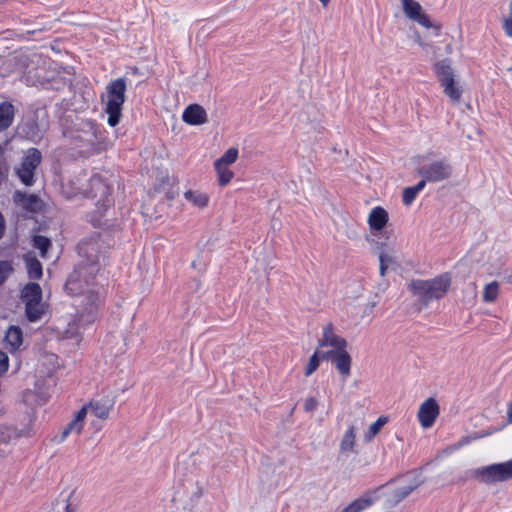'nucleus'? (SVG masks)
Instances as JSON below:
<instances>
[{
    "mask_svg": "<svg viewBox=\"0 0 512 512\" xmlns=\"http://www.w3.org/2000/svg\"><path fill=\"white\" fill-rule=\"evenodd\" d=\"M87 267L78 264L68 276L65 289L70 295L81 299L76 302L78 307L77 326L83 328L96 321L101 298L96 284V275L88 279Z\"/></svg>",
    "mask_w": 512,
    "mask_h": 512,
    "instance_id": "1",
    "label": "nucleus"
},
{
    "mask_svg": "<svg viewBox=\"0 0 512 512\" xmlns=\"http://www.w3.org/2000/svg\"><path fill=\"white\" fill-rule=\"evenodd\" d=\"M450 286V276L442 274L428 280L414 279L408 284V289L416 298V310L421 311L431 301L443 298L449 291Z\"/></svg>",
    "mask_w": 512,
    "mask_h": 512,
    "instance_id": "2",
    "label": "nucleus"
},
{
    "mask_svg": "<svg viewBox=\"0 0 512 512\" xmlns=\"http://www.w3.org/2000/svg\"><path fill=\"white\" fill-rule=\"evenodd\" d=\"M108 244L100 239V233L95 232L88 238L83 239L77 246L78 254L81 257L79 264L87 267L88 279L97 275L100 269V260L104 259L105 250Z\"/></svg>",
    "mask_w": 512,
    "mask_h": 512,
    "instance_id": "3",
    "label": "nucleus"
},
{
    "mask_svg": "<svg viewBox=\"0 0 512 512\" xmlns=\"http://www.w3.org/2000/svg\"><path fill=\"white\" fill-rule=\"evenodd\" d=\"M126 90L125 77L114 79L106 86L107 101L104 110L108 116L107 123L111 127L117 126L120 122L123 104L126 100Z\"/></svg>",
    "mask_w": 512,
    "mask_h": 512,
    "instance_id": "4",
    "label": "nucleus"
},
{
    "mask_svg": "<svg viewBox=\"0 0 512 512\" xmlns=\"http://www.w3.org/2000/svg\"><path fill=\"white\" fill-rule=\"evenodd\" d=\"M474 479L485 485H493L512 479V459L502 463H495L467 471L466 478Z\"/></svg>",
    "mask_w": 512,
    "mask_h": 512,
    "instance_id": "5",
    "label": "nucleus"
},
{
    "mask_svg": "<svg viewBox=\"0 0 512 512\" xmlns=\"http://www.w3.org/2000/svg\"><path fill=\"white\" fill-rule=\"evenodd\" d=\"M12 198L16 207L22 211L25 219H33L35 224H46L44 220H39L38 217H47L49 213L48 206L37 194L16 190Z\"/></svg>",
    "mask_w": 512,
    "mask_h": 512,
    "instance_id": "6",
    "label": "nucleus"
},
{
    "mask_svg": "<svg viewBox=\"0 0 512 512\" xmlns=\"http://www.w3.org/2000/svg\"><path fill=\"white\" fill-rule=\"evenodd\" d=\"M42 161V154L37 148H29L25 151L18 167H15V174L20 182L27 187L35 183V171Z\"/></svg>",
    "mask_w": 512,
    "mask_h": 512,
    "instance_id": "7",
    "label": "nucleus"
},
{
    "mask_svg": "<svg viewBox=\"0 0 512 512\" xmlns=\"http://www.w3.org/2000/svg\"><path fill=\"white\" fill-rule=\"evenodd\" d=\"M416 171L422 178L435 183L449 179L452 175V166L448 161L442 159L421 165Z\"/></svg>",
    "mask_w": 512,
    "mask_h": 512,
    "instance_id": "8",
    "label": "nucleus"
},
{
    "mask_svg": "<svg viewBox=\"0 0 512 512\" xmlns=\"http://www.w3.org/2000/svg\"><path fill=\"white\" fill-rule=\"evenodd\" d=\"M403 12L407 18L418 23L425 28H432L435 35H439L441 30L440 24L432 23L428 15L422 9V6L416 0H401Z\"/></svg>",
    "mask_w": 512,
    "mask_h": 512,
    "instance_id": "9",
    "label": "nucleus"
},
{
    "mask_svg": "<svg viewBox=\"0 0 512 512\" xmlns=\"http://www.w3.org/2000/svg\"><path fill=\"white\" fill-rule=\"evenodd\" d=\"M320 357L322 360H330L344 381L350 376L352 358L347 348L322 351Z\"/></svg>",
    "mask_w": 512,
    "mask_h": 512,
    "instance_id": "10",
    "label": "nucleus"
},
{
    "mask_svg": "<svg viewBox=\"0 0 512 512\" xmlns=\"http://www.w3.org/2000/svg\"><path fill=\"white\" fill-rule=\"evenodd\" d=\"M439 413L440 408L437 401L432 397L426 399L420 405L417 413L420 425L425 429L432 427Z\"/></svg>",
    "mask_w": 512,
    "mask_h": 512,
    "instance_id": "11",
    "label": "nucleus"
},
{
    "mask_svg": "<svg viewBox=\"0 0 512 512\" xmlns=\"http://www.w3.org/2000/svg\"><path fill=\"white\" fill-rule=\"evenodd\" d=\"M115 401L113 398L105 396L98 399L90 400L82 408L86 409V414L90 412L95 417L106 420L109 418L111 411L113 410Z\"/></svg>",
    "mask_w": 512,
    "mask_h": 512,
    "instance_id": "12",
    "label": "nucleus"
},
{
    "mask_svg": "<svg viewBox=\"0 0 512 512\" xmlns=\"http://www.w3.org/2000/svg\"><path fill=\"white\" fill-rule=\"evenodd\" d=\"M89 186L92 197L97 198L98 203L101 202L104 206H110L112 189L99 174H95L90 178Z\"/></svg>",
    "mask_w": 512,
    "mask_h": 512,
    "instance_id": "13",
    "label": "nucleus"
},
{
    "mask_svg": "<svg viewBox=\"0 0 512 512\" xmlns=\"http://www.w3.org/2000/svg\"><path fill=\"white\" fill-rule=\"evenodd\" d=\"M348 343L345 338L335 333L333 323H327L322 330V336L318 340V347H333V350L347 348Z\"/></svg>",
    "mask_w": 512,
    "mask_h": 512,
    "instance_id": "14",
    "label": "nucleus"
},
{
    "mask_svg": "<svg viewBox=\"0 0 512 512\" xmlns=\"http://www.w3.org/2000/svg\"><path fill=\"white\" fill-rule=\"evenodd\" d=\"M43 133L44 130L40 127L37 118L27 119L18 126V134L36 144L43 138Z\"/></svg>",
    "mask_w": 512,
    "mask_h": 512,
    "instance_id": "15",
    "label": "nucleus"
},
{
    "mask_svg": "<svg viewBox=\"0 0 512 512\" xmlns=\"http://www.w3.org/2000/svg\"><path fill=\"white\" fill-rule=\"evenodd\" d=\"M182 119L189 125L197 126L207 122V113L201 105L190 104L183 111Z\"/></svg>",
    "mask_w": 512,
    "mask_h": 512,
    "instance_id": "16",
    "label": "nucleus"
},
{
    "mask_svg": "<svg viewBox=\"0 0 512 512\" xmlns=\"http://www.w3.org/2000/svg\"><path fill=\"white\" fill-rule=\"evenodd\" d=\"M85 417H86V409L81 408L80 410H78L75 413L74 418L62 430L61 436H60V442H63L70 434L79 435L83 429Z\"/></svg>",
    "mask_w": 512,
    "mask_h": 512,
    "instance_id": "17",
    "label": "nucleus"
},
{
    "mask_svg": "<svg viewBox=\"0 0 512 512\" xmlns=\"http://www.w3.org/2000/svg\"><path fill=\"white\" fill-rule=\"evenodd\" d=\"M386 228L387 226H370L369 233L366 234V240L377 248L384 247L390 238Z\"/></svg>",
    "mask_w": 512,
    "mask_h": 512,
    "instance_id": "18",
    "label": "nucleus"
},
{
    "mask_svg": "<svg viewBox=\"0 0 512 512\" xmlns=\"http://www.w3.org/2000/svg\"><path fill=\"white\" fill-rule=\"evenodd\" d=\"M23 260L27 269V273L30 279L38 280L43 275V269L41 262L37 259L33 252L24 254Z\"/></svg>",
    "mask_w": 512,
    "mask_h": 512,
    "instance_id": "19",
    "label": "nucleus"
},
{
    "mask_svg": "<svg viewBox=\"0 0 512 512\" xmlns=\"http://www.w3.org/2000/svg\"><path fill=\"white\" fill-rule=\"evenodd\" d=\"M434 72L440 82V85L454 79V71L449 59H443L436 62L434 64Z\"/></svg>",
    "mask_w": 512,
    "mask_h": 512,
    "instance_id": "20",
    "label": "nucleus"
},
{
    "mask_svg": "<svg viewBox=\"0 0 512 512\" xmlns=\"http://www.w3.org/2000/svg\"><path fill=\"white\" fill-rule=\"evenodd\" d=\"M15 117V107L11 102L3 101L0 103V132L8 129Z\"/></svg>",
    "mask_w": 512,
    "mask_h": 512,
    "instance_id": "21",
    "label": "nucleus"
},
{
    "mask_svg": "<svg viewBox=\"0 0 512 512\" xmlns=\"http://www.w3.org/2000/svg\"><path fill=\"white\" fill-rule=\"evenodd\" d=\"M21 298L26 303H36L42 300V289L37 283H28L21 292Z\"/></svg>",
    "mask_w": 512,
    "mask_h": 512,
    "instance_id": "22",
    "label": "nucleus"
},
{
    "mask_svg": "<svg viewBox=\"0 0 512 512\" xmlns=\"http://www.w3.org/2000/svg\"><path fill=\"white\" fill-rule=\"evenodd\" d=\"M6 344L10 351H16L22 345L23 333L17 326H10L5 334Z\"/></svg>",
    "mask_w": 512,
    "mask_h": 512,
    "instance_id": "23",
    "label": "nucleus"
},
{
    "mask_svg": "<svg viewBox=\"0 0 512 512\" xmlns=\"http://www.w3.org/2000/svg\"><path fill=\"white\" fill-rule=\"evenodd\" d=\"M355 439H356V429L352 425L347 429V431L344 433V435L340 441V445H339L340 453L347 454V453L354 452Z\"/></svg>",
    "mask_w": 512,
    "mask_h": 512,
    "instance_id": "24",
    "label": "nucleus"
},
{
    "mask_svg": "<svg viewBox=\"0 0 512 512\" xmlns=\"http://www.w3.org/2000/svg\"><path fill=\"white\" fill-rule=\"evenodd\" d=\"M184 197L193 206L198 208L206 207L209 202L208 195L198 190H188L184 193Z\"/></svg>",
    "mask_w": 512,
    "mask_h": 512,
    "instance_id": "25",
    "label": "nucleus"
},
{
    "mask_svg": "<svg viewBox=\"0 0 512 512\" xmlns=\"http://www.w3.org/2000/svg\"><path fill=\"white\" fill-rule=\"evenodd\" d=\"M388 212L381 206L374 207L367 219V224H388Z\"/></svg>",
    "mask_w": 512,
    "mask_h": 512,
    "instance_id": "26",
    "label": "nucleus"
},
{
    "mask_svg": "<svg viewBox=\"0 0 512 512\" xmlns=\"http://www.w3.org/2000/svg\"><path fill=\"white\" fill-rule=\"evenodd\" d=\"M500 291V285L497 281L486 284L483 288L482 300L486 303H493L497 300Z\"/></svg>",
    "mask_w": 512,
    "mask_h": 512,
    "instance_id": "27",
    "label": "nucleus"
},
{
    "mask_svg": "<svg viewBox=\"0 0 512 512\" xmlns=\"http://www.w3.org/2000/svg\"><path fill=\"white\" fill-rule=\"evenodd\" d=\"M422 483V481L415 479L410 485L396 489L393 492L394 502L399 503L400 501L408 497Z\"/></svg>",
    "mask_w": 512,
    "mask_h": 512,
    "instance_id": "28",
    "label": "nucleus"
},
{
    "mask_svg": "<svg viewBox=\"0 0 512 512\" xmlns=\"http://www.w3.org/2000/svg\"><path fill=\"white\" fill-rule=\"evenodd\" d=\"M25 313L27 316V319L30 322H35L39 320L42 315L44 314V307L41 304V302L36 303H26L25 304Z\"/></svg>",
    "mask_w": 512,
    "mask_h": 512,
    "instance_id": "29",
    "label": "nucleus"
},
{
    "mask_svg": "<svg viewBox=\"0 0 512 512\" xmlns=\"http://www.w3.org/2000/svg\"><path fill=\"white\" fill-rule=\"evenodd\" d=\"M387 422L388 418L386 416H380L374 423H372L364 434L365 442H371Z\"/></svg>",
    "mask_w": 512,
    "mask_h": 512,
    "instance_id": "30",
    "label": "nucleus"
},
{
    "mask_svg": "<svg viewBox=\"0 0 512 512\" xmlns=\"http://www.w3.org/2000/svg\"><path fill=\"white\" fill-rule=\"evenodd\" d=\"M238 157V149L237 148H229L225 153L214 162V167L218 168L219 166H228L234 163Z\"/></svg>",
    "mask_w": 512,
    "mask_h": 512,
    "instance_id": "31",
    "label": "nucleus"
},
{
    "mask_svg": "<svg viewBox=\"0 0 512 512\" xmlns=\"http://www.w3.org/2000/svg\"><path fill=\"white\" fill-rule=\"evenodd\" d=\"M32 241L33 247L40 251L41 257L46 258L47 252L51 247V240L42 235H34Z\"/></svg>",
    "mask_w": 512,
    "mask_h": 512,
    "instance_id": "32",
    "label": "nucleus"
},
{
    "mask_svg": "<svg viewBox=\"0 0 512 512\" xmlns=\"http://www.w3.org/2000/svg\"><path fill=\"white\" fill-rule=\"evenodd\" d=\"M441 86L443 87L446 96H448L454 102L459 101L462 95V90L456 86L455 79L441 84Z\"/></svg>",
    "mask_w": 512,
    "mask_h": 512,
    "instance_id": "33",
    "label": "nucleus"
},
{
    "mask_svg": "<svg viewBox=\"0 0 512 512\" xmlns=\"http://www.w3.org/2000/svg\"><path fill=\"white\" fill-rule=\"evenodd\" d=\"M372 504V500L369 498H359L351 502L341 512H361L365 508Z\"/></svg>",
    "mask_w": 512,
    "mask_h": 512,
    "instance_id": "34",
    "label": "nucleus"
},
{
    "mask_svg": "<svg viewBox=\"0 0 512 512\" xmlns=\"http://www.w3.org/2000/svg\"><path fill=\"white\" fill-rule=\"evenodd\" d=\"M80 498L75 490H72L65 499L64 512H77Z\"/></svg>",
    "mask_w": 512,
    "mask_h": 512,
    "instance_id": "35",
    "label": "nucleus"
},
{
    "mask_svg": "<svg viewBox=\"0 0 512 512\" xmlns=\"http://www.w3.org/2000/svg\"><path fill=\"white\" fill-rule=\"evenodd\" d=\"M215 170L218 174V182L220 186H225L231 181L233 172L228 169L227 166H219L218 168H215Z\"/></svg>",
    "mask_w": 512,
    "mask_h": 512,
    "instance_id": "36",
    "label": "nucleus"
},
{
    "mask_svg": "<svg viewBox=\"0 0 512 512\" xmlns=\"http://www.w3.org/2000/svg\"><path fill=\"white\" fill-rule=\"evenodd\" d=\"M321 352L316 350L314 354L309 358L306 369H305V376H310L314 371L317 370L320 364V357Z\"/></svg>",
    "mask_w": 512,
    "mask_h": 512,
    "instance_id": "37",
    "label": "nucleus"
},
{
    "mask_svg": "<svg viewBox=\"0 0 512 512\" xmlns=\"http://www.w3.org/2000/svg\"><path fill=\"white\" fill-rule=\"evenodd\" d=\"M14 271L10 261L0 260V285L8 278Z\"/></svg>",
    "mask_w": 512,
    "mask_h": 512,
    "instance_id": "38",
    "label": "nucleus"
},
{
    "mask_svg": "<svg viewBox=\"0 0 512 512\" xmlns=\"http://www.w3.org/2000/svg\"><path fill=\"white\" fill-rule=\"evenodd\" d=\"M417 195L418 192L415 191L412 186L406 187L402 192V201L406 206L411 205L416 199Z\"/></svg>",
    "mask_w": 512,
    "mask_h": 512,
    "instance_id": "39",
    "label": "nucleus"
},
{
    "mask_svg": "<svg viewBox=\"0 0 512 512\" xmlns=\"http://www.w3.org/2000/svg\"><path fill=\"white\" fill-rule=\"evenodd\" d=\"M379 259H383L385 260V263L389 266H393L395 264H397V261H396V257L394 255V252L393 251H384L382 250L380 253H379Z\"/></svg>",
    "mask_w": 512,
    "mask_h": 512,
    "instance_id": "40",
    "label": "nucleus"
},
{
    "mask_svg": "<svg viewBox=\"0 0 512 512\" xmlns=\"http://www.w3.org/2000/svg\"><path fill=\"white\" fill-rule=\"evenodd\" d=\"M318 406V401L315 397H308L304 402V410L306 412H313Z\"/></svg>",
    "mask_w": 512,
    "mask_h": 512,
    "instance_id": "41",
    "label": "nucleus"
},
{
    "mask_svg": "<svg viewBox=\"0 0 512 512\" xmlns=\"http://www.w3.org/2000/svg\"><path fill=\"white\" fill-rule=\"evenodd\" d=\"M8 367V356L4 352L0 351V374L5 373L8 370Z\"/></svg>",
    "mask_w": 512,
    "mask_h": 512,
    "instance_id": "42",
    "label": "nucleus"
},
{
    "mask_svg": "<svg viewBox=\"0 0 512 512\" xmlns=\"http://www.w3.org/2000/svg\"><path fill=\"white\" fill-rule=\"evenodd\" d=\"M502 29L506 36L512 38V20L503 19L502 21Z\"/></svg>",
    "mask_w": 512,
    "mask_h": 512,
    "instance_id": "43",
    "label": "nucleus"
},
{
    "mask_svg": "<svg viewBox=\"0 0 512 512\" xmlns=\"http://www.w3.org/2000/svg\"><path fill=\"white\" fill-rule=\"evenodd\" d=\"M390 266L385 263V260L379 259V274L381 277L385 276L387 269Z\"/></svg>",
    "mask_w": 512,
    "mask_h": 512,
    "instance_id": "44",
    "label": "nucleus"
},
{
    "mask_svg": "<svg viewBox=\"0 0 512 512\" xmlns=\"http://www.w3.org/2000/svg\"><path fill=\"white\" fill-rule=\"evenodd\" d=\"M427 182L429 181L426 180V178H422L416 185L412 187L414 188L415 191L419 193L425 188Z\"/></svg>",
    "mask_w": 512,
    "mask_h": 512,
    "instance_id": "45",
    "label": "nucleus"
},
{
    "mask_svg": "<svg viewBox=\"0 0 512 512\" xmlns=\"http://www.w3.org/2000/svg\"><path fill=\"white\" fill-rule=\"evenodd\" d=\"M507 414H508V422L512 423V403H509Z\"/></svg>",
    "mask_w": 512,
    "mask_h": 512,
    "instance_id": "46",
    "label": "nucleus"
},
{
    "mask_svg": "<svg viewBox=\"0 0 512 512\" xmlns=\"http://www.w3.org/2000/svg\"><path fill=\"white\" fill-rule=\"evenodd\" d=\"M503 19H509V20H512V0L510 1L509 3V12H508V15L506 17H504Z\"/></svg>",
    "mask_w": 512,
    "mask_h": 512,
    "instance_id": "47",
    "label": "nucleus"
},
{
    "mask_svg": "<svg viewBox=\"0 0 512 512\" xmlns=\"http://www.w3.org/2000/svg\"><path fill=\"white\" fill-rule=\"evenodd\" d=\"M506 281L512 284V273L506 276Z\"/></svg>",
    "mask_w": 512,
    "mask_h": 512,
    "instance_id": "48",
    "label": "nucleus"
},
{
    "mask_svg": "<svg viewBox=\"0 0 512 512\" xmlns=\"http://www.w3.org/2000/svg\"><path fill=\"white\" fill-rule=\"evenodd\" d=\"M166 195H167V198L168 199H173L174 198V194L170 191L166 192Z\"/></svg>",
    "mask_w": 512,
    "mask_h": 512,
    "instance_id": "49",
    "label": "nucleus"
},
{
    "mask_svg": "<svg viewBox=\"0 0 512 512\" xmlns=\"http://www.w3.org/2000/svg\"><path fill=\"white\" fill-rule=\"evenodd\" d=\"M4 228L5 226H0V238L3 236L4 234Z\"/></svg>",
    "mask_w": 512,
    "mask_h": 512,
    "instance_id": "50",
    "label": "nucleus"
},
{
    "mask_svg": "<svg viewBox=\"0 0 512 512\" xmlns=\"http://www.w3.org/2000/svg\"><path fill=\"white\" fill-rule=\"evenodd\" d=\"M0 224H5L4 216L2 215L1 212H0Z\"/></svg>",
    "mask_w": 512,
    "mask_h": 512,
    "instance_id": "51",
    "label": "nucleus"
},
{
    "mask_svg": "<svg viewBox=\"0 0 512 512\" xmlns=\"http://www.w3.org/2000/svg\"><path fill=\"white\" fill-rule=\"evenodd\" d=\"M72 336H78L80 334L79 331L71 332Z\"/></svg>",
    "mask_w": 512,
    "mask_h": 512,
    "instance_id": "52",
    "label": "nucleus"
},
{
    "mask_svg": "<svg viewBox=\"0 0 512 512\" xmlns=\"http://www.w3.org/2000/svg\"><path fill=\"white\" fill-rule=\"evenodd\" d=\"M323 5H326L330 0H319Z\"/></svg>",
    "mask_w": 512,
    "mask_h": 512,
    "instance_id": "53",
    "label": "nucleus"
}]
</instances>
